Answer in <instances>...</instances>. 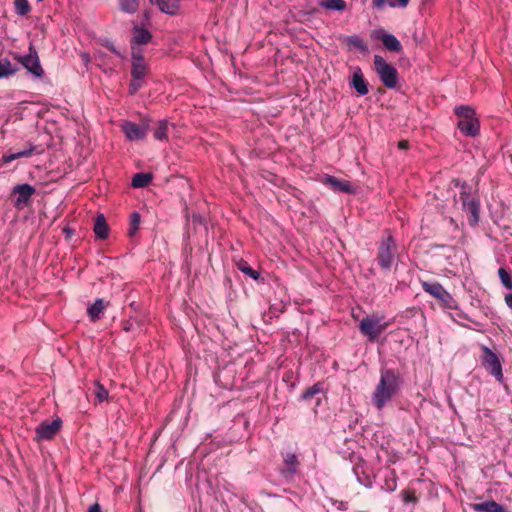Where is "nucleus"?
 <instances>
[{
    "label": "nucleus",
    "mask_w": 512,
    "mask_h": 512,
    "mask_svg": "<svg viewBox=\"0 0 512 512\" xmlns=\"http://www.w3.org/2000/svg\"><path fill=\"white\" fill-rule=\"evenodd\" d=\"M402 500L405 504L418 502V497L416 496L415 490L412 489H404L401 492Z\"/></svg>",
    "instance_id": "obj_40"
},
{
    "label": "nucleus",
    "mask_w": 512,
    "mask_h": 512,
    "mask_svg": "<svg viewBox=\"0 0 512 512\" xmlns=\"http://www.w3.org/2000/svg\"><path fill=\"white\" fill-rule=\"evenodd\" d=\"M344 42L349 46V48H356L363 54L369 53L367 44L358 35L347 36L345 37Z\"/></svg>",
    "instance_id": "obj_26"
},
{
    "label": "nucleus",
    "mask_w": 512,
    "mask_h": 512,
    "mask_svg": "<svg viewBox=\"0 0 512 512\" xmlns=\"http://www.w3.org/2000/svg\"><path fill=\"white\" fill-rule=\"evenodd\" d=\"M498 276L501 281V284L509 290H512V276L510 272L503 267L498 269Z\"/></svg>",
    "instance_id": "obj_37"
},
{
    "label": "nucleus",
    "mask_w": 512,
    "mask_h": 512,
    "mask_svg": "<svg viewBox=\"0 0 512 512\" xmlns=\"http://www.w3.org/2000/svg\"><path fill=\"white\" fill-rule=\"evenodd\" d=\"M143 84H144V79H136V78L131 77L129 87H128L129 94L130 95L136 94L139 91V89L142 88Z\"/></svg>",
    "instance_id": "obj_41"
},
{
    "label": "nucleus",
    "mask_w": 512,
    "mask_h": 512,
    "mask_svg": "<svg viewBox=\"0 0 512 512\" xmlns=\"http://www.w3.org/2000/svg\"><path fill=\"white\" fill-rule=\"evenodd\" d=\"M319 6L327 10L342 12L346 10L347 3L344 0H320Z\"/></svg>",
    "instance_id": "obj_30"
},
{
    "label": "nucleus",
    "mask_w": 512,
    "mask_h": 512,
    "mask_svg": "<svg viewBox=\"0 0 512 512\" xmlns=\"http://www.w3.org/2000/svg\"><path fill=\"white\" fill-rule=\"evenodd\" d=\"M122 329L125 331V332H130L132 329H133V323L129 320L127 321H124L122 323Z\"/></svg>",
    "instance_id": "obj_46"
},
{
    "label": "nucleus",
    "mask_w": 512,
    "mask_h": 512,
    "mask_svg": "<svg viewBox=\"0 0 512 512\" xmlns=\"http://www.w3.org/2000/svg\"><path fill=\"white\" fill-rule=\"evenodd\" d=\"M423 290L437 299L443 309L458 310V303L454 297L439 282H422Z\"/></svg>",
    "instance_id": "obj_5"
},
{
    "label": "nucleus",
    "mask_w": 512,
    "mask_h": 512,
    "mask_svg": "<svg viewBox=\"0 0 512 512\" xmlns=\"http://www.w3.org/2000/svg\"><path fill=\"white\" fill-rule=\"evenodd\" d=\"M317 11H318V10H317L316 8H314V9H312V10L310 11V13H311V14H314V13H316Z\"/></svg>",
    "instance_id": "obj_53"
},
{
    "label": "nucleus",
    "mask_w": 512,
    "mask_h": 512,
    "mask_svg": "<svg viewBox=\"0 0 512 512\" xmlns=\"http://www.w3.org/2000/svg\"><path fill=\"white\" fill-rule=\"evenodd\" d=\"M101 45L104 46L105 48H107L110 52H112L119 58H123L122 53L119 50H117V48L115 47V45L112 41L106 39L101 43Z\"/></svg>",
    "instance_id": "obj_43"
},
{
    "label": "nucleus",
    "mask_w": 512,
    "mask_h": 512,
    "mask_svg": "<svg viewBox=\"0 0 512 512\" xmlns=\"http://www.w3.org/2000/svg\"><path fill=\"white\" fill-rule=\"evenodd\" d=\"M350 461L353 463V473L357 481L366 487L371 486L372 481L367 471V462L354 452L350 454Z\"/></svg>",
    "instance_id": "obj_12"
},
{
    "label": "nucleus",
    "mask_w": 512,
    "mask_h": 512,
    "mask_svg": "<svg viewBox=\"0 0 512 512\" xmlns=\"http://www.w3.org/2000/svg\"><path fill=\"white\" fill-rule=\"evenodd\" d=\"M398 148L401 150H407L409 148V142L407 140H401L398 142Z\"/></svg>",
    "instance_id": "obj_49"
},
{
    "label": "nucleus",
    "mask_w": 512,
    "mask_h": 512,
    "mask_svg": "<svg viewBox=\"0 0 512 512\" xmlns=\"http://www.w3.org/2000/svg\"><path fill=\"white\" fill-rule=\"evenodd\" d=\"M458 323H459L461 326L465 327V328H469V326H468V325H465V324L460 323V322H458Z\"/></svg>",
    "instance_id": "obj_54"
},
{
    "label": "nucleus",
    "mask_w": 512,
    "mask_h": 512,
    "mask_svg": "<svg viewBox=\"0 0 512 512\" xmlns=\"http://www.w3.org/2000/svg\"><path fill=\"white\" fill-rule=\"evenodd\" d=\"M409 2L410 0H372V5L378 10L383 9L386 5L391 8H406Z\"/></svg>",
    "instance_id": "obj_27"
},
{
    "label": "nucleus",
    "mask_w": 512,
    "mask_h": 512,
    "mask_svg": "<svg viewBox=\"0 0 512 512\" xmlns=\"http://www.w3.org/2000/svg\"><path fill=\"white\" fill-rule=\"evenodd\" d=\"M396 251L397 245L393 235L389 233L387 236H383L379 242L376 257V261L382 270L388 271L391 269Z\"/></svg>",
    "instance_id": "obj_3"
},
{
    "label": "nucleus",
    "mask_w": 512,
    "mask_h": 512,
    "mask_svg": "<svg viewBox=\"0 0 512 512\" xmlns=\"http://www.w3.org/2000/svg\"><path fill=\"white\" fill-rule=\"evenodd\" d=\"M454 112L458 116L459 120H469L476 118L475 109L469 105L457 106Z\"/></svg>",
    "instance_id": "obj_31"
},
{
    "label": "nucleus",
    "mask_w": 512,
    "mask_h": 512,
    "mask_svg": "<svg viewBox=\"0 0 512 512\" xmlns=\"http://www.w3.org/2000/svg\"><path fill=\"white\" fill-rule=\"evenodd\" d=\"M96 398L101 403L108 399L109 392L108 390L99 382L96 385Z\"/></svg>",
    "instance_id": "obj_42"
},
{
    "label": "nucleus",
    "mask_w": 512,
    "mask_h": 512,
    "mask_svg": "<svg viewBox=\"0 0 512 512\" xmlns=\"http://www.w3.org/2000/svg\"><path fill=\"white\" fill-rule=\"evenodd\" d=\"M404 379L398 369L381 368L380 380L372 394L371 401L381 411L395 396L399 394Z\"/></svg>",
    "instance_id": "obj_1"
},
{
    "label": "nucleus",
    "mask_w": 512,
    "mask_h": 512,
    "mask_svg": "<svg viewBox=\"0 0 512 512\" xmlns=\"http://www.w3.org/2000/svg\"><path fill=\"white\" fill-rule=\"evenodd\" d=\"M161 12L174 16L179 13L181 0H150Z\"/></svg>",
    "instance_id": "obj_19"
},
{
    "label": "nucleus",
    "mask_w": 512,
    "mask_h": 512,
    "mask_svg": "<svg viewBox=\"0 0 512 512\" xmlns=\"http://www.w3.org/2000/svg\"><path fill=\"white\" fill-rule=\"evenodd\" d=\"M38 2H42L43 0H37Z\"/></svg>",
    "instance_id": "obj_55"
},
{
    "label": "nucleus",
    "mask_w": 512,
    "mask_h": 512,
    "mask_svg": "<svg viewBox=\"0 0 512 512\" xmlns=\"http://www.w3.org/2000/svg\"><path fill=\"white\" fill-rule=\"evenodd\" d=\"M93 231L97 238L106 240L109 236L110 228L103 214H98L95 218Z\"/></svg>",
    "instance_id": "obj_22"
},
{
    "label": "nucleus",
    "mask_w": 512,
    "mask_h": 512,
    "mask_svg": "<svg viewBox=\"0 0 512 512\" xmlns=\"http://www.w3.org/2000/svg\"><path fill=\"white\" fill-rule=\"evenodd\" d=\"M169 121L167 119L159 120L153 129V137L158 141H167L169 132Z\"/></svg>",
    "instance_id": "obj_25"
},
{
    "label": "nucleus",
    "mask_w": 512,
    "mask_h": 512,
    "mask_svg": "<svg viewBox=\"0 0 512 512\" xmlns=\"http://www.w3.org/2000/svg\"><path fill=\"white\" fill-rule=\"evenodd\" d=\"M36 150V147L31 144V143H28V148L27 149H24L22 151H19V152H16V153H12V154H4L0 160V167L3 165V164H7V163H10L11 161L13 160H16V159H19V158H22V157H29L32 155V153Z\"/></svg>",
    "instance_id": "obj_24"
},
{
    "label": "nucleus",
    "mask_w": 512,
    "mask_h": 512,
    "mask_svg": "<svg viewBox=\"0 0 512 512\" xmlns=\"http://www.w3.org/2000/svg\"><path fill=\"white\" fill-rule=\"evenodd\" d=\"M323 183L328 185L334 192L354 194L356 192L352 184L347 180H340L332 175H326Z\"/></svg>",
    "instance_id": "obj_16"
},
{
    "label": "nucleus",
    "mask_w": 512,
    "mask_h": 512,
    "mask_svg": "<svg viewBox=\"0 0 512 512\" xmlns=\"http://www.w3.org/2000/svg\"><path fill=\"white\" fill-rule=\"evenodd\" d=\"M470 507L476 512H509L505 506L497 503L494 500H489L482 503H472L470 504Z\"/></svg>",
    "instance_id": "obj_20"
},
{
    "label": "nucleus",
    "mask_w": 512,
    "mask_h": 512,
    "mask_svg": "<svg viewBox=\"0 0 512 512\" xmlns=\"http://www.w3.org/2000/svg\"><path fill=\"white\" fill-rule=\"evenodd\" d=\"M349 85L354 89L358 96H365L369 92V83L365 79L359 66L354 67L353 74L349 81Z\"/></svg>",
    "instance_id": "obj_15"
},
{
    "label": "nucleus",
    "mask_w": 512,
    "mask_h": 512,
    "mask_svg": "<svg viewBox=\"0 0 512 512\" xmlns=\"http://www.w3.org/2000/svg\"><path fill=\"white\" fill-rule=\"evenodd\" d=\"M480 362L482 367L492 375L498 382L503 383L504 376L502 371V363L497 353L489 347L481 346Z\"/></svg>",
    "instance_id": "obj_6"
},
{
    "label": "nucleus",
    "mask_w": 512,
    "mask_h": 512,
    "mask_svg": "<svg viewBox=\"0 0 512 512\" xmlns=\"http://www.w3.org/2000/svg\"><path fill=\"white\" fill-rule=\"evenodd\" d=\"M14 8L17 15L25 17L31 12V5L28 0H14Z\"/></svg>",
    "instance_id": "obj_36"
},
{
    "label": "nucleus",
    "mask_w": 512,
    "mask_h": 512,
    "mask_svg": "<svg viewBox=\"0 0 512 512\" xmlns=\"http://www.w3.org/2000/svg\"><path fill=\"white\" fill-rule=\"evenodd\" d=\"M152 118L149 115H143L137 124L133 121L125 120L121 124V131L129 141H142L147 137L151 129Z\"/></svg>",
    "instance_id": "obj_4"
},
{
    "label": "nucleus",
    "mask_w": 512,
    "mask_h": 512,
    "mask_svg": "<svg viewBox=\"0 0 512 512\" xmlns=\"http://www.w3.org/2000/svg\"><path fill=\"white\" fill-rule=\"evenodd\" d=\"M61 418L57 417L52 422L43 421L35 429L34 440L37 442L52 440L62 427Z\"/></svg>",
    "instance_id": "obj_11"
},
{
    "label": "nucleus",
    "mask_w": 512,
    "mask_h": 512,
    "mask_svg": "<svg viewBox=\"0 0 512 512\" xmlns=\"http://www.w3.org/2000/svg\"><path fill=\"white\" fill-rule=\"evenodd\" d=\"M63 232L67 234V236H70L72 234V230L68 227L63 229Z\"/></svg>",
    "instance_id": "obj_52"
},
{
    "label": "nucleus",
    "mask_w": 512,
    "mask_h": 512,
    "mask_svg": "<svg viewBox=\"0 0 512 512\" xmlns=\"http://www.w3.org/2000/svg\"><path fill=\"white\" fill-rule=\"evenodd\" d=\"M374 67L377 75L385 87L388 89H394L397 86L399 75L398 71L394 66L387 63L382 56H374Z\"/></svg>",
    "instance_id": "obj_8"
},
{
    "label": "nucleus",
    "mask_w": 512,
    "mask_h": 512,
    "mask_svg": "<svg viewBox=\"0 0 512 512\" xmlns=\"http://www.w3.org/2000/svg\"><path fill=\"white\" fill-rule=\"evenodd\" d=\"M457 312L455 313V316L458 318V319H462V320H466V321H470L476 325H479L480 323L479 322H476L474 320H472L466 313H464L463 311L461 310H456Z\"/></svg>",
    "instance_id": "obj_45"
},
{
    "label": "nucleus",
    "mask_w": 512,
    "mask_h": 512,
    "mask_svg": "<svg viewBox=\"0 0 512 512\" xmlns=\"http://www.w3.org/2000/svg\"><path fill=\"white\" fill-rule=\"evenodd\" d=\"M324 392V386L322 382H317L311 387L307 388L300 396L302 401H309L315 397V395Z\"/></svg>",
    "instance_id": "obj_33"
},
{
    "label": "nucleus",
    "mask_w": 512,
    "mask_h": 512,
    "mask_svg": "<svg viewBox=\"0 0 512 512\" xmlns=\"http://www.w3.org/2000/svg\"><path fill=\"white\" fill-rule=\"evenodd\" d=\"M36 193L34 186L24 183L13 187L10 197L17 210H23L32 203V196Z\"/></svg>",
    "instance_id": "obj_10"
},
{
    "label": "nucleus",
    "mask_w": 512,
    "mask_h": 512,
    "mask_svg": "<svg viewBox=\"0 0 512 512\" xmlns=\"http://www.w3.org/2000/svg\"><path fill=\"white\" fill-rule=\"evenodd\" d=\"M451 183L455 188H460L459 199L462 204V210L467 214V220L471 227L478 225L480 221V200L477 195L472 196V187L459 178L452 179Z\"/></svg>",
    "instance_id": "obj_2"
},
{
    "label": "nucleus",
    "mask_w": 512,
    "mask_h": 512,
    "mask_svg": "<svg viewBox=\"0 0 512 512\" xmlns=\"http://www.w3.org/2000/svg\"><path fill=\"white\" fill-rule=\"evenodd\" d=\"M131 48V59L132 61H142L144 59L143 55V49L141 48V45L130 43Z\"/></svg>",
    "instance_id": "obj_39"
},
{
    "label": "nucleus",
    "mask_w": 512,
    "mask_h": 512,
    "mask_svg": "<svg viewBox=\"0 0 512 512\" xmlns=\"http://www.w3.org/2000/svg\"><path fill=\"white\" fill-rule=\"evenodd\" d=\"M236 267L253 280L264 283V278L261 277V274L257 270L253 269L246 260L239 259L236 262Z\"/></svg>",
    "instance_id": "obj_23"
},
{
    "label": "nucleus",
    "mask_w": 512,
    "mask_h": 512,
    "mask_svg": "<svg viewBox=\"0 0 512 512\" xmlns=\"http://www.w3.org/2000/svg\"><path fill=\"white\" fill-rule=\"evenodd\" d=\"M397 488V480L396 475L394 471L390 472L389 476H386L384 485L382 486V489H384L387 492H393Z\"/></svg>",
    "instance_id": "obj_38"
},
{
    "label": "nucleus",
    "mask_w": 512,
    "mask_h": 512,
    "mask_svg": "<svg viewBox=\"0 0 512 512\" xmlns=\"http://www.w3.org/2000/svg\"><path fill=\"white\" fill-rule=\"evenodd\" d=\"M191 221L194 228L197 226H206V219L200 214L193 213L191 215Z\"/></svg>",
    "instance_id": "obj_44"
},
{
    "label": "nucleus",
    "mask_w": 512,
    "mask_h": 512,
    "mask_svg": "<svg viewBox=\"0 0 512 512\" xmlns=\"http://www.w3.org/2000/svg\"><path fill=\"white\" fill-rule=\"evenodd\" d=\"M292 377H293V372L292 371H287V372H285L283 379H284V381H288Z\"/></svg>",
    "instance_id": "obj_50"
},
{
    "label": "nucleus",
    "mask_w": 512,
    "mask_h": 512,
    "mask_svg": "<svg viewBox=\"0 0 512 512\" xmlns=\"http://www.w3.org/2000/svg\"><path fill=\"white\" fill-rule=\"evenodd\" d=\"M132 37L130 39V43L138 44V45H147L153 39L152 33L142 25L138 23H134L131 29Z\"/></svg>",
    "instance_id": "obj_17"
},
{
    "label": "nucleus",
    "mask_w": 512,
    "mask_h": 512,
    "mask_svg": "<svg viewBox=\"0 0 512 512\" xmlns=\"http://www.w3.org/2000/svg\"><path fill=\"white\" fill-rule=\"evenodd\" d=\"M153 181L152 173H136L132 178V186L134 188H144L147 187Z\"/></svg>",
    "instance_id": "obj_29"
},
{
    "label": "nucleus",
    "mask_w": 512,
    "mask_h": 512,
    "mask_svg": "<svg viewBox=\"0 0 512 512\" xmlns=\"http://www.w3.org/2000/svg\"><path fill=\"white\" fill-rule=\"evenodd\" d=\"M141 223V215L137 211H133L130 215V222H129V229H128V236L133 237L136 235V233L139 230Z\"/></svg>",
    "instance_id": "obj_35"
},
{
    "label": "nucleus",
    "mask_w": 512,
    "mask_h": 512,
    "mask_svg": "<svg viewBox=\"0 0 512 512\" xmlns=\"http://www.w3.org/2000/svg\"><path fill=\"white\" fill-rule=\"evenodd\" d=\"M382 319L383 317L380 318L377 315L364 317L359 323V331L370 342H375L390 325L389 322L381 323Z\"/></svg>",
    "instance_id": "obj_7"
},
{
    "label": "nucleus",
    "mask_w": 512,
    "mask_h": 512,
    "mask_svg": "<svg viewBox=\"0 0 512 512\" xmlns=\"http://www.w3.org/2000/svg\"><path fill=\"white\" fill-rule=\"evenodd\" d=\"M88 512H102L101 506L99 503H94L88 509Z\"/></svg>",
    "instance_id": "obj_48"
},
{
    "label": "nucleus",
    "mask_w": 512,
    "mask_h": 512,
    "mask_svg": "<svg viewBox=\"0 0 512 512\" xmlns=\"http://www.w3.org/2000/svg\"><path fill=\"white\" fill-rule=\"evenodd\" d=\"M457 127L465 136L475 137L479 134L480 122L477 117L469 120H459Z\"/></svg>",
    "instance_id": "obj_18"
},
{
    "label": "nucleus",
    "mask_w": 512,
    "mask_h": 512,
    "mask_svg": "<svg viewBox=\"0 0 512 512\" xmlns=\"http://www.w3.org/2000/svg\"><path fill=\"white\" fill-rule=\"evenodd\" d=\"M109 303L102 298H97L95 302L87 308V314L91 321L95 322L102 318L105 308Z\"/></svg>",
    "instance_id": "obj_21"
},
{
    "label": "nucleus",
    "mask_w": 512,
    "mask_h": 512,
    "mask_svg": "<svg viewBox=\"0 0 512 512\" xmlns=\"http://www.w3.org/2000/svg\"><path fill=\"white\" fill-rule=\"evenodd\" d=\"M284 468L280 470V474L286 480H292L299 472L300 461L295 453L287 452L283 455Z\"/></svg>",
    "instance_id": "obj_14"
},
{
    "label": "nucleus",
    "mask_w": 512,
    "mask_h": 512,
    "mask_svg": "<svg viewBox=\"0 0 512 512\" xmlns=\"http://www.w3.org/2000/svg\"><path fill=\"white\" fill-rule=\"evenodd\" d=\"M82 59L85 63H88L90 61V56L87 53L82 54Z\"/></svg>",
    "instance_id": "obj_51"
},
{
    "label": "nucleus",
    "mask_w": 512,
    "mask_h": 512,
    "mask_svg": "<svg viewBox=\"0 0 512 512\" xmlns=\"http://www.w3.org/2000/svg\"><path fill=\"white\" fill-rule=\"evenodd\" d=\"M19 70L18 66H13L8 58L0 59V79L15 74Z\"/></svg>",
    "instance_id": "obj_32"
},
{
    "label": "nucleus",
    "mask_w": 512,
    "mask_h": 512,
    "mask_svg": "<svg viewBox=\"0 0 512 512\" xmlns=\"http://www.w3.org/2000/svg\"><path fill=\"white\" fill-rule=\"evenodd\" d=\"M12 55L14 60L21 63L36 78L44 76L45 72L40 64L38 52L32 43L29 45V53L27 55H20L18 53H12Z\"/></svg>",
    "instance_id": "obj_9"
},
{
    "label": "nucleus",
    "mask_w": 512,
    "mask_h": 512,
    "mask_svg": "<svg viewBox=\"0 0 512 512\" xmlns=\"http://www.w3.org/2000/svg\"><path fill=\"white\" fill-rule=\"evenodd\" d=\"M506 305L509 307V309L512 311V293H508L504 297Z\"/></svg>",
    "instance_id": "obj_47"
},
{
    "label": "nucleus",
    "mask_w": 512,
    "mask_h": 512,
    "mask_svg": "<svg viewBox=\"0 0 512 512\" xmlns=\"http://www.w3.org/2000/svg\"><path fill=\"white\" fill-rule=\"evenodd\" d=\"M119 9L127 14H134L138 11L140 0H118Z\"/></svg>",
    "instance_id": "obj_34"
},
{
    "label": "nucleus",
    "mask_w": 512,
    "mask_h": 512,
    "mask_svg": "<svg viewBox=\"0 0 512 512\" xmlns=\"http://www.w3.org/2000/svg\"><path fill=\"white\" fill-rule=\"evenodd\" d=\"M148 67L145 60L142 61H132L131 62V70L130 74L132 78L136 79H145L147 74Z\"/></svg>",
    "instance_id": "obj_28"
},
{
    "label": "nucleus",
    "mask_w": 512,
    "mask_h": 512,
    "mask_svg": "<svg viewBox=\"0 0 512 512\" xmlns=\"http://www.w3.org/2000/svg\"><path fill=\"white\" fill-rule=\"evenodd\" d=\"M371 38L381 41L383 46L390 52L400 53L403 50V47L396 36L386 32L384 29L373 30Z\"/></svg>",
    "instance_id": "obj_13"
}]
</instances>
